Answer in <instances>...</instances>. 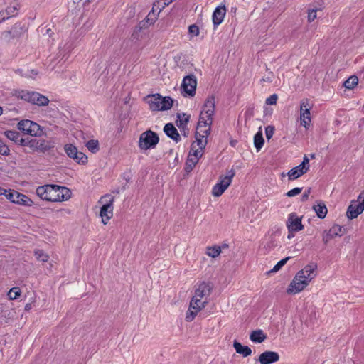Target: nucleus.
<instances>
[{"instance_id": "f257e3e1", "label": "nucleus", "mask_w": 364, "mask_h": 364, "mask_svg": "<svg viewBox=\"0 0 364 364\" xmlns=\"http://www.w3.org/2000/svg\"><path fill=\"white\" fill-rule=\"evenodd\" d=\"M212 289L213 287L210 282H202L197 284L186 314V321H192L197 314L207 306Z\"/></svg>"}, {"instance_id": "f03ea898", "label": "nucleus", "mask_w": 364, "mask_h": 364, "mask_svg": "<svg viewBox=\"0 0 364 364\" xmlns=\"http://www.w3.org/2000/svg\"><path fill=\"white\" fill-rule=\"evenodd\" d=\"M36 193L43 200L55 203L67 201L71 198V191L69 188L58 185L47 184L38 186Z\"/></svg>"}, {"instance_id": "7ed1b4c3", "label": "nucleus", "mask_w": 364, "mask_h": 364, "mask_svg": "<svg viewBox=\"0 0 364 364\" xmlns=\"http://www.w3.org/2000/svg\"><path fill=\"white\" fill-rule=\"evenodd\" d=\"M215 112V97L209 96L205 100L200 113L196 131L200 134H210Z\"/></svg>"}, {"instance_id": "20e7f679", "label": "nucleus", "mask_w": 364, "mask_h": 364, "mask_svg": "<svg viewBox=\"0 0 364 364\" xmlns=\"http://www.w3.org/2000/svg\"><path fill=\"white\" fill-rule=\"evenodd\" d=\"M209 134H200L198 131L196 132V141L191 144V150L186 163V170L191 171L195 167L199 159L204 154V149L207 144V138Z\"/></svg>"}, {"instance_id": "39448f33", "label": "nucleus", "mask_w": 364, "mask_h": 364, "mask_svg": "<svg viewBox=\"0 0 364 364\" xmlns=\"http://www.w3.org/2000/svg\"><path fill=\"white\" fill-rule=\"evenodd\" d=\"M146 102L151 111H166L174 104V100L170 97H163L159 94L149 95L145 97Z\"/></svg>"}, {"instance_id": "423d86ee", "label": "nucleus", "mask_w": 364, "mask_h": 364, "mask_svg": "<svg viewBox=\"0 0 364 364\" xmlns=\"http://www.w3.org/2000/svg\"><path fill=\"white\" fill-rule=\"evenodd\" d=\"M13 96L38 106H46L49 103L48 98L39 92L23 90H16Z\"/></svg>"}, {"instance_id": "0eeeda50", "label": "nucleus", "mask_w": 364, "mask_h": 364, "mask_svg": "<svg viewBox=\"0 0 364 364\" xmlns=\"http://www.w3.org/2000/svg\"><path fill=\"white\" fill-rule=\"evenodd\" d=\"M364 211V191H362L356 199L352 200L347 208L346 216L348 220L357 218Z\"/></svg>"}, {"instance_id": "6e6552de", "label": "nucleus", "mask_w": 364, "mask_h": 364, "mask_svg": "<svg viewBox=\"0 0 364 364\" xmlns=\"http://www.w3.org/2000/svg\"><path fill=\"white\" fill-rule=\"evenodd\" d=\"M313 108V104L309 99H303L300 102L299 106V118L300 124L309 129L311 124V111Z\"/></svg>"}, {"instance_id": "1a4fd4ad", "label": "nucleus", "mask_w": 364, "mask_h": 364, "mask_svg": "<svg viewBox=\"0 0 364 364\" xmlns=\"http://www.w3.org/2000/svg\"><path fill=\"white\" fill-rule=\"evenodd\" d=\"M318 265L314 262H310L298 271L295 276L298 277L308 286L315 279L318 275Z\"/></svg>"}, {"instance_id": "9d476101", "label": "nucleus", "mask_w": 364, "mask_h": 364, "mask_svg": "<svg viewBox=\"0 0 364 364\" xmlns=\"http://www.w3.org/2000/svg\"><path fill=\"white\" fill-rule=\"evenodd\" d=\"M318 265L314 262H310L298 271L295 276L298 277L308 286L315 279L318 275Z\"/></svg>"}, {"instance_id": "9b49d317", "label": "nucleus", "mask_w": 364, "mask_h": 364, "mask_svg": "<svg viewBox=\"0 0 364 364\" xmlns=\"http://www.w3.org/2000/svg\"><path fill=\"white\" fill-rule=\"evenodd\" d=\"M157 134L151 130L146 131L140 134L138 146L141 150L152 149L159 143Z\"/></svg>"}, {"instance_id": "f8f14e48", "label": "nucleus", "mask_w": 364, "mask_h": 364, "mask_svg": "<svg viewBox=\"0 0 364 364\" xmlns=\"http://www.w3.org/2000/svg\"><path fill=\"white\" fill-rule=\"evenodd\" d=\"M234 175L235 173L232 171H230L227 175L220 176L212 188L211 193L213 196L219 197L222 196L230 186Z\"/></svg>"}, {"instance_id": "ddd939ff", "label": "nucleus", "mask_w": 364, "mask_h": 364, "mask_svg": "<svg viewBox=\"0 0 364 364\" xmlns=\"http://www.w3.org/2000/svg\"><path fill=\"white\" fill-rule=\"evenodd\" d=\"M64 151L67 156L72 159L80 165H86L88 163V157L83 152L80 151L76 146L71 143L64 145Z\"/></svg>"}, {"instance_id": "4468645a", "label": "nucleus", "mask_w": 364, "mask_h": 364, "mask_svg": "<svg viewBox=\"0 0 364 364\" xmlns=\"http://www.w3.org/2000/svg\"><path fill=\"white\" fill-rule=\"evenodd\" d=\"M5 198L11 203L18 205L31 207L33 205V201L28 196L14 189H8Z\"/></svg>"}, {"instance_id": "2eb2a0df", "label": "nucleus", "mask_w": 364, "mask_h": 364, "mask_svg": "<svg viewBox=\"0 0 364 364\" xmlns=\"http://www.w3.org/2000/svg\"><path fill=\"white\" fill-rule=\"evenodd\" d=\"M100 203H103L100 211L102 223L107 225L113 216V200L109 196L102 197Z\"/></svg>"}, {"instance_id": "dca6fc26", "label": "nucleus", "mask_w": 364, "mask_h": 364, "mask_svg": "<svg viewBox=\"0 0 364 364\" xmlns=\"http://www.w3.org/2000/svg\"><path fill=\"white\" fill-rule=\"evenodd\" d=\"M309 167V159L306 156H304L302 162L299 166L289 170L287 176L289 181L296 180L308 172Z\"/></svg>"}, {"instance_id": "f3484780", "label": "nucleus", "mask_w": 364, "mask_h": 364, "mask_svg": "<svg viewBox=\"0 0 364 364\" xmlns=\"http://www.w3.org/2000/svg\"><path fill=\"white\" fill-rule=\"evenodd\" d=\"M345 233V229L339 224H333L329 229L325 230L322 232V241L327 245L334 238L342 237Z\"/></svg>"}, {"instance_id": "a211bd4d", "label": "nucleus", "mask_w": 364, "mask_h": 364, "mask_svg": "<svg viewBox=\"0 0 364 364\" xmlns=\"http://www.w3.org/2000/svg\"><path fill=\"white\" fill-rule=\"evenodd\" d=\"M17 127L24 134L31 136H38L41 132L40 126L37 123L28 119L21 120L18 123Z\"/></svg>"}, {"instance_id": "6ab92c4d", "label": "nucleus", "mask_w": 364, "mask_h": 364, "mask_svg": "<svg viewBox=\"0 0 364 364\" xmlns=\"http://www.w3.org/2000/svg\"><path fill=\"white\" fill-rule=\"evenodd\" d=\"M307 287V284L294 275L286 289V293L288 295H296L305 290Z\"/></svg>"}, {"instance_id": "aec40b11", "label": "nucleus", "mask_w": 364, "mask_h": 364, "mask_svg": "<svg viewBox=\"0 0 364 364\" xmlns=\"http://www.w3.org/2000/svg\"><path fill=\"white\" fill-rule=\"evenodd\" d=\"M286 226L291 231L303 230L304 227L302 224V216H299L296 213H289L286 221Z\"/></svg>"}, {"instance_id": "412c9836", "label": "nucleus", "mask_w": 364, "mask_h": 364, "mask_svg": "<svg viewBox=\"0 0 364 364\" xmlns=\"http://www.w3.org/2000/svg\"><path fill=\"white\" fill-rule=\"evenodd\" d=\"M197 86L196 78L193 75H188L183 78L182 88L185 95L193 97L196 94Z\"/></svg>"}, {"instance_id": "4be33fe9", "label": "nucleus", "mask_w": 364, "mask_h": 364, "mask_svg": "<svg viewBox=\"0 0 364 364\" xmlns=\"http://www.w3.org/2000/svg\"><path fill=\"white\" fill-rule=\"evenodd\" d=\"M157 5L158 4L156 3H154L151 11L148 14L145 19L140 22L139 25L141 28H148L149 26L154 24L157 20L159 14L162 9L156 8Z\"/></svg>"}, {"instance_id": "5701e85b", "label": "nucleus", "mask_w": 364, "mask_h": 364, "mask_svg": "<svg viewBox=\"0 0 364 364\" xmlns=\"http://www.w3.org/2000/svg\"><path fill=\"white\" fill-rule=\"evenodd\" d=\"M279 360V355L274 351H265L260 354L258 360L260 364H272Z\"/></svg>"}, {"instance_id": "b1692460", "label": "nucleus", "mask_w": 364, "mask_h": 364, "mask_svg": "<svg viewBox=\"0 0 364 364\" xmlns=\"http://www.w3.org/2000/svg\"><path fill=\"white\" fill-rule=\"evenodd\" d=\"M225 14L226 7L225 5H221L216 7L213 14V22L214 26H218L223 22Z\"/></svg>"}, {"instance_id": "393cba45", "label": "nucleus", "mask_w": 364, "mask_h": 364, "mask_svg": "<svg viewBox=\"0 0 364 364\" xmlns=\"http://www.w3.org/2000/svg\"><path fill=\"white\" fill-rule=\"evenodd\" d=\"M9 4L10 6H7L5 11L0 12V16L2 17V19L9 18L15 16L17 13L18 9V4L16 2V1L9 2Z\"/></svg>"}, {"instance_id": "a878e982", "label": "nucleus", "mask_w": 364, "mask_h": 364, "mask_svg": "<svg viewBox=\"0 0 364 364\" xmlns=\"http://www.w3.org/2000/svg\"><path fill=\"white\" fill-rule=\"evenodd\" d=\"M5 136L11 141L21 146H26L27 142L16 131L9 130L4 132Z\"/></svg>"}, {"instance_id": "bb28decb", "label": "nucleus", "mask_w": 364, "mask_h": 364, "mask_svg": "<svg viewBox=\"0 0 364 364\" xmlns=\"http://www.w3.org/2000/svg\"><path fill=\"white\" fill-rule=\"evenodd\" d=\"M313 209L315 211L316 215L321 219H323L328 213L326 205L322 201L316 202L313 205Z\"/></svg>"}, {"instance_id": "cd10ccee", "label": "nucleus", "mask_w": 364, "mask_h": 364, "mask_svg": "<svg viewBox=\"0 0 364 364\" xmlns=\"http://www.w3.org/2000/svg\"><path fill=\"white\" fill-rule=\"evenodd\" d=\"M233 347L236 353L242 355L243 357H247L252 354V350L249 346H242L236 340L233 342Z\"/></svg>"}, {"instance_id": "c85d7f7f", "label": "nucleus", "mask_w": 364, "mask_h": 364, "mask_svg": "<svg viewBox=\"0 0 364 364\" xmlns=\"http://www.w3.org/2000/svg\"><path fill=\"white\" fill-rule=\"evenodd\" d=\"M164 131L168 137L176 141H178L181 138L176 128L171 123L164 126Z\"/></svg>"}, {"instance_id": "c756f323", "label": "nucleus", "mask_w": 364, "mask_h": 364, "mask_svg": "<svg viewBox=\"0 0 364 364\" xmlns=\"http://www.w3.org/2000/svg\"><path fill=\"white\" fill-rule=\"evenodd\" d=\"M250 339L253 343H261L267 339V336L262 330L258 329L251 332Z\"/></svg>"}, {"instance_id": "7c9ffc66", "label": "nucleus", "mask_w": 364, "mask_h": 364, "mask_svg": "<svg viewBox=\"0 0 364 364\" xmlns=\"http://www.w3.org/2000/svg\"><path fill=\"white\" fill-rule=\"evenodd\" d=\"M264 143V140L262 136V127L259 128L258 132L254 136V146L257 149V151H259L262 148Z\"/></svg>"}, {"instance_id": "2f4dec72", "label": "nucleus", "mask_w": 364, "mask_h": 364, "mask_svg": "<svg viewBox=\"0 0 364 364\" xmlns=\"http://www.w3.org/2000/svg\"><path fill=\"white\" fill-rule=\"evenodd\" d=\"M221 252V247L218 245L208 246L206 247L205 254L212 258H216Z\"/></svg>"}, {"instance_id": "473e14b6", "label": "nucleus", "mask_w": 364, "mask_h": 364, "mask_svg": "<svg viewBox=\"0 0 364 364\" xmlns=\"http://www.w3.org/2000/svg\"><path fill=\"white\" fill-rule=\"evenodd\" d=\"M85 146L92 153L95 154L100 149L99 141L95 139H91L86 142Z\"/></svg>"}, {"instance_id": "72a5a7b5", "label": "nucleus", "mask_w": 364, "mask_h": 364, "mask_svg": "<svg viewBox=\"0 0 364 364\" xmlns=\"http://www.w3.org/2000/svg\"><path fill=\"white\" fill-rule=\"evenodd\" d=\"M358 83V78L355 75H351L347 79L343 85L346 88L351 90L353 89Z\"/></svg>"}, {"instance_id": "f704fd0d", "label": "nucleus", "mask_w": 364, "mask_h": 364, "mask_svg": "<svg viewBox=\"0 0 364 364\" xmlns=\"http://www.w3.org/2000/svg\"><path fill=\"white\" fill-rule=\"evenodd\" d=\"M21 294V291L19 287H15L11 288L8 292V297L11 300L18 299Z\"/></svg>"}, {"instance_id": "c9c22d12", "label": "nucleus", "mask_w": 364, "mask_h": 364, "mask_svg": "<svg viewBox=\"0 0 364 364\" xmlns=\"http://www.w3.org/2000/svg\"><path fill=\"white\" fill-rule=\"evenodd\" d=\"M34 255H35L36 259L38 261L42 262H48V260L49 259V255L48 254H46V252H44L41 250H36L34 252Z\"/></svg>"}, {"instance_id": "e433bc0d", "label": "nucleus", "mask_w": 364, "mask_h": 364, "mask_svg": "<svg viewBox=\"0 0 364 364\" xmlns=\"http://www.w3.org/2000/svg\"><path fill=\"white\" fill-rule=\"evenodd\" d=\"M18 70V75L28 77V78H34L36 75H37V73L35 70Z\"/></svg>"}, {"instance_id": "4c0bfd02", "label": "nucleus", "mask_w": 364, "mask_h": 364, "mask_svg": "<svg viewBox=\"0 0 364 364\" xmlns=\"http://www.w3.org/2000/svg\"><path fill=\"white\" fill-rule=\"evenodd\" d=\"M290 257H287L282 259H281L279 262H278L274 267L270 270L271 273H275L278 272L283 266L286 264L287 261L290 259Z\"/></svg>"}, {"instance_id": "58836bf2", "label": "nucleus", "mask_w": 364, "mask_h": 364, "mask_svg": "<svg viewBox=\"0 0 364 364\" xmlns=\"http://www.w3.org/2000/svg\"><path fill=\"white\" fill-rule=\"evenodd\" d=\"M10 154V149L7 145H6L1 139H0V154L4 156H8Z\"/></svg>"}, {"instance_id": "ea45409f", "label": "nucleus", "mask_w": 364, "mask_h": 364, "mask_svg": "<svg viewBox=\"0 0 364 364\" xmlns=\"http://www.w3.org/2000/svg\"><path fill=\"white\" fill-rule=\"evenodd\" d=\"M188 33L191 36H197L199 35V28L195 24L188 27Z\"/></svg>"}, {"instance_id": "a19ab883", "label": "nucleus", "mask_w": 364, "mask_h": 364, "mask_svg": "<svg viewBox=\"0 0 364 364\" xmlns=\"http://www.w3.org/2000/svg\"><path fill=\"white\" fill-rule=\"evenodd\" d=\"M302 191V188H294L290 191H289L287 193H286V196H288V197H294V196H298L299 194H300Z\"/></svg>"}, {"instance_id": "79ce46f5", "label": "nucleus", "mask_w": 364, "mask_h": 364, "mask_svg": "<svg viewBox=\"0 0 364 364\" xmlns=\"http://www.w3.org/2000/svg\"><path fill=\"white\" fill-rule=\"evenodd\" d=\"M274 134V127L269 125L265 128V135L267 139H270Z\"/></svg>"}, {"instance_id": "37998d69", "label": "nucleus", "mask_w": 364, "mask_h": 364, "mask_svg": "<svg viewBox=\"0 0 364 364\" xmlns=\"http://www.w3.org/2000/svg\"><path fill=\"white\" fill-rule=\"evenodd\" d=\"M316 9H309V11H308V16H307V19H308V21L309 22H312L314 21L317 16H316Z\"/></svg>"}, {"instance_id": "c03bdc74", "label": "nucleus", "mask_w": 364, "mask_h": 364, "mask_svg": "<svg viewBox=\"0 0 364 364\" xmlns=\"http://www.w3.org/2000/svg\"><path fill=\"white\" fill-rule=\"evenodd\" d=\"M277 99V95L276 94H273L266 100V104L270 105H276Z\"/></svg>"}, {"instance_id": "a18cd8bd", "label": "nucleus", "mask_w": 364, "mask_h": 364, "mask_svg": "<svg viewBox=\"0 0 364 364\" xmlns=\"http://www.w3.org/2000/svg\"><path fill=\"white\" fill-rule=\"evenodd\" d=\"M274 75L272 73H268L267 76H264L262 79L264 82H272L273 81Z\"/></svg>"}, {"instance_id": "49530a36", "label": "nucleus", "mask_w": 364, "mask_h": 364, "mask_svg": "<svg viewBox=\"0 0 364 364\" xmlns=\"http://www.w3.org/2000/svg\"><path fill=\"white\" fill-rule=\"evenodd\" d=\"M287 230H288L287 239H289V240H291L293 237H294L296 232H298V231H291L290 229H287Z\"/></svg>"}, {"instance_id": "de8ad7c7", "label": "nucleus", "mask_w": 364, "mask_h": 364, "mask_svg": "<svg viewBox=\"0 0 364 364\" xmlns=\"http://www.w3.org/2000/svg\"><path fill=\"white\" fill-rule=\"evenodd\" d=\"M7 190L8 189L4 188L3 187L0 186V196H6Z\"/></svg>"}, {"instance_id": "09e8293b", "label": "nucleus", "mask_w": 364, "mask_h": 364, "mask_svg": "<svg viewBox=\"0 0 364 364\" xmlns=\"http://www.w3.org/2000/svg\"><path fill=\"white\" fill-rule=\"evenodd\" d=\"M25 309L26 310H29L31 309V306L29 304H26Z\"/></svg>"}, {"instance_id": "8fccbe9b", "label": "nucleus", "mask_w": 364, "mask_h": 364, "mask_svg": "<svg viewBox=\"0 0 364 364\" xmlns=\"http://www.w3.org/2000/svg\"><path fill=\"white\" fill-rule=\"evenodd\" d=\"M264 113H265L266 114H267L268 113H269V114H270V113H271V111H268V109H266L264 110Z\"/></svg>"}, {"instance_id": "3c124183", "label": "nucleus", "mask_w": 364, "mask_h": 364, "mask_svg": "<svg viewBox=\"0 0 364 364\" xmlns=\"http://www.w3.org/2000/svg\"><path fill=\"white\" fill-rule=\"evenodd\" d=\"M3 113V109L2 107L0 106V115H1Z\"/></svg>"}, {"instance_id": "603ef678", "label": "nucleus", "mask_w": 364, "mask_h": 364, "mask_svg": "<svg viewBox=\"0 0 364 364\" xmlns=\"http://www.w3.org/2000/svg\"><path fill=\"white\" fill-rule=\"evenodd\" d=\"M303 197H304V199H306L308 198V193L304 195Z\"/></svg>"}, {"instance_id": "864d4df0", "label": "nucleus", "mask_w": 364, "mask_h": 364, "mask_svg": "<svg viewBox=\"0 0 364 364\" xmlns=\"http://www.w3.org/2000/svg\"><path fill=\"white\" fill-rule=\"evenodd\" d=\"M314 157H315V155H314V154H311V159H314Z\"/></svg>"}, {"instance_id": "5fc2aeb1", "label": "nucleus", "mask_w": 364, "mask_h": 364, "mask_svg": "<svg viewBox=\"0 0 364 364\" xmlns=\"http://www.w3.org/2000/svg\"><path fill=\"white\" fill-rule=\"evenodd\" d=\"M2 171V168L0 167V173Z\"/></svg>"}]
</instances>
